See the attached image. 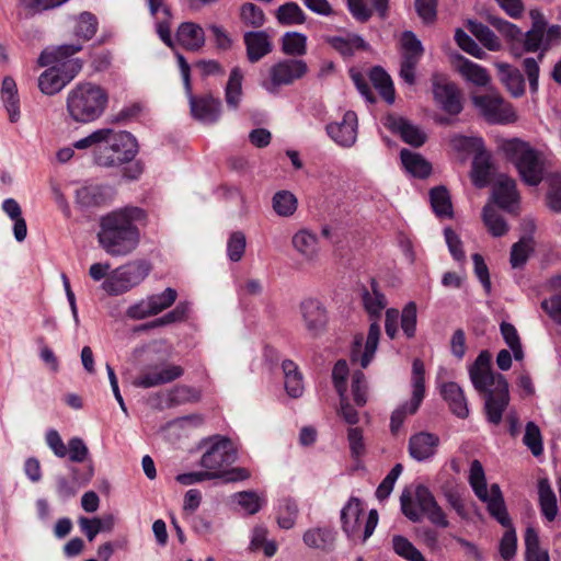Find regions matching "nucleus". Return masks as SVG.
I'll return each instance as SVG.
<instances>
[{"label":"nucleus","instance_id":"nucleus-37","mask_svg":"<svg viewBox=\"0 0 561 561\" xmlns=\"http://www.w3.org/2000/svg\"><path fill=\"white\" fill-rule=\"evenodd\" d=\"M369 79L380 95L389 103L394 102V88L390 76L381 68L374 67L370 70Z\"/></svg>","mask_w":561,"mask_h":561},{"label":"nucleus","instance_id":"nucleus-45","mask_svg":"<svg viewBox=\"0 0 561 561\" xmlns=\"http://www.w3.org/2000/svg\"><path fill=\"white\" fill-rule=\"evenodd\" d=\"M468 481L479 500H486L488 484L482 463L474 459L471 462Z\"/></svg>","mask_w":561,"mask_h":561},{"label":"nucleus","instance_id":"nucleus-55","mask_svg":"<svg viewBox=\"0 0 561 561\" xmlns=\"http://www.w3.org/2000/svg\"><path fill=\"white\" fill-rule=\"evenodd\" d=\"M470 32L489 49V50H499L501 48V43L497 36L485 25L482 23L470 22L469 23Z\"/></svg>","mask_w":561,"mask_h":561},{"label":"nucleus","instance_id":"nucleus-42","mask_svg":"<svg viewBox=\"0 0 561 561\" xmlns=\"http://www.w3.org/2000/svg\"><path fill=\"white\" fill-rule=\"evenodd\" d=\"M539 504L543 516L548 520H553L558 513L557 499L547 480H541L538 486Z\"/></svg>","mask_w":561,"mask_h":561},{"label":"nucleus","instance_id":"nucleus-23","mask_svg":"<svg viewBox=\"0 0 561 561\" xmlns=\"http://www.w3.org/2000/svg\"><path fill=\"white\" fill-rule=\"evenodd\" d=\"M433 93L436 102L447 113L456 115L461 112L460 94L455 84L434 81Z\"/></svg>","mask_w":561,"mask_h":561},{"label":"nucleus","instance_id":"nucleus-11","mask_svg":"<svg viewBox=\"0 0 561 561\" xmlns=\"http://www.w3.org/2000/svg\"><path fill=\"white\" fill-rule=\"evenodd\" d=\"M401 65L400 77L408 84L415 83V69L423 55V46L420 39L410 32L405 31L401 36Z\"/></svg>","mask_w":561,"mask_h":561},{"label":"nucleus","instance_id":"nucleus-57","mask_svg":"<svg viewBox=\"0 0 561 561\" xmlns=\"http://www.w3.org/2000/svg\"><path fill=\"white\" fill-rule=\"evenodd\" d=\"M481 501L486 504V510L489 514L494 519H496L503 527H510L512 525L504 499H489L488 491L486 500Z\"/></svg>","mask_w":561,"mask_h":561},{"label":"nucleus","instance_id":"nucleus-10","mask_svg":"<svg viewBox=\"0 0 561 561\" xmlns=\"http://www.w3.org/2000/svg\"><path fill=\"white\" fill-rule=\"evenodd\" d=\"M473 104L481 114L493 123H512L517 116L513 106L505 102L497 92H490L484 95H474Z\"/></svg>","mask_w":561,"mask_h":561},{"label":"nucleus","instance_id":"nucleus-51","mask_svg":"<svg viewBox=\"0 0 561 561\" xmlns=\"http://www.w3.org/2000/svg\"><path fill=\"white\" fill-rule=\"evenodd\" d=\"M392 547L397 554L408 561H426L422 552L403 536H393Z\"/></svg>","mask_w":561,"mask_h":561},{"label":"nucleus","instance_id":"nucleus-9","mask_svg":"<svg viewBox=\"0 0 561 561\" xmlns=\"http://www.w3.org/2000/svg\"><path fill=\"white\" fill-rule=\"evenodd\" d=\"M237 460V450L232 442L226 437L217 436L203 454L199 465L211 479L224 477L225 467Z\"/></svg>","mask_w":561,"mask_h":561},{"label":"nucleus","instance_id":"nucleus-30","mask_svg":"<svg viewBox=\"0 0 561 561\" xmlns=\"http://www.w3.org/2000/svg\"><path fill=\"white\" fill-rule=\"evenodd\" d=\"M111 197V190L101 185H87L77 191V202L83 207L104 205Z\"/></svg>","mask_w":561,"mask_h":561},{"label":"nucleus","instance_id":"nucleus-47","mask_svg":"<svg viewBox=\"0 0 561 561\" xmlns=\"http://www.w3.org/2000/svg\"><path fill=\"white\" fill-rule=\"evenodd\" d=\"M98 31V19L90 12H82L76 19L73 33L78 38L90 41Z\"/></svg>","mask_w":561,"mask_h":561},{"label":"nucleus","instance_id":"nucleus-13","mask_svg":"<svg viewBox=\"0 0 561 561\" xmlns=\"http://www.w3.org/2000/svg\"><path fill=\"white\" fill-rule=\"evenodd\" d=\"M300 314L306 330L312 336L324 331L328 323V313L323 304L316 298H307L300 304Z\"/></svg>","mask_w":561,"mask_h":561},{"label":"nucleus","instance_id":"nucleus-39","mask_svg":"<svg viewBox=\"0 0 561 561\" xmlns=\"http://www.w3.org/2000/svg\"><path fill=\"white\" fill-rule=\"evenodd\" d=\"M430 201L434 213L438 217H451L453 204L445 186H437L430 191Z\"/></svg>","mask_w":561,"mask_h":561},{"label":"nucleus","instance_id":"nucleus-50","mask_svg":"<svg viewBox=\"0 0 561 561\" xmlns=\"http://www.w3.org/2000/svg\"><path fill=\"white\" fill-rule=\"evenodd\" d=\"M526 561H549L546 550L539 546V537L537 531L528 527L525 533Z\"/></svg>","mask_w":561,"mask_h":561},{"label":"nucleus","instance_id":"nucleus-21","mask_svg":"<svg viewBox=\"0 0 561 561\" xmlns=\"http://www.w3.org/2000/svg\"><path fill=\"white\" fill-rule=\"evenodd\" d=\"M493 197L501 208L514 211V206L519 199L515 180L500 174L493 186Z\"/></svg>","mask_w":561,"mask_h":561},{"label":"nucleus","instance_id":"nucleus-3","mask_svg":"<svg viewBox=\"0 0 561 561\" xmlns=\"http://www.w3.org/2000/svg\"><path fill=\"white\" fill-rule=\"evenodd\" d=\"M107 100L108 95L101 85L79 82L67 94V112L78 123H91L103 114Z\"/></svg>","mask_w":561,"mask_h":561},{"label":"nucleus","instance_id":"nucleus-2","mask_svg":"<svg viewBox=\"0 0 561 561\" xmlns=\"http://www.w3.org/2000/svg\"><path fill=\"white\" fill-rule=\"evenodd\" d=\"M470 380L474 389L485 393L484 410L488 421L494 425L502 421L503 412L510 403L508 383L505 377L494 373L490 366V355L479 354L469 368Z\"/></svg>","mask_w":561,"mask_h":561},{"label":"nucleus","instance_id":"nucleus-22","mask_svg":"<svg viewBox=\"0 0 561 561\" xmlns=\"http://www.w3.org/2000/svg\"><path fill=\"white\" fill-rule=\"evenodd\" d=\"M204 28L194 22H183L175 33L176 43L186 50L198 51L205 45Z\"/></svg>","mask_w":561,"mask_h":561},{"label":"nucleus","instance_id":"nucleus-54","mask_svg":"<svg viewBox=\"0 0 561 561\" xmlns=\"http://www.w3.org/2000/svg\"><path fill=\"white\" fill-rule=\"evenodd\" d=\"M483 221L493 237H502L508 231L505 220L490 205L483 208Z\"/></svg>","mask_w":561,"mask_h":561},{"label":"nucleus","instance_id":"nucleus-31","mask_svg":"<svg viewBox=\"0 0 561 561\" xmlns=\"http://www.w3.org/2000/svg\"><path fill=\"white\" fill-rule=\"evenodd\" d=\"M294 249L306 260L313 261L318 255V239L316 234L302 229L291 239Z\"/></svg>","mask_w":561,"mask_h":561},{"label":"nucleus","instance_id":"nucleus-59","mask_svg":"<svg viewBox=\"0 0 561 561\" xmlns=\"http://www.w3.org/2000/svg\"><path fill=\"white\" fill-rule=\"evenodd\" d=\"M190 313V302L180 301L174 309L167 312L161 318L156 319L151 327L167 325L175 322H183L187 319Z\"/></svg>","mask_w":561,"mask_h":561},{"label":"nucleus","instance_id":"nucleus-26","mask_svg":"<svg viewBox=\"0 0 561 561\" xmlns=\"http://www.w3.org/2000/svg\"><path fill=\"white\" fill-rule=\"evenodd\" d=\"M0 98L8 113L9 121L16 123L21 118L20 98L14 79L7 76L2 80Z\"/></svg>","mask_w":561,"mask_h":561},{"label":"nucleus","instance_id":"nucleus-4","mask_svg":"<svg viewBox=\"0 0 561 561\" xmlns=\"http://www.w3.org/2000/svg\"><path fill=\"white\" fill-rule=\"evenodd\" d=\"M502 149L516 167L522 180L526 184L536 186L541 182L545 163L539 151L535 150L528 142L519 139L504 141Z\"/></svg>","mask_w":561,"mask_h":561},{"label":"nucleus","instance_id":"nucleus-36","mask_svg":"<svg viewBox=\"0 0 561 561\" xmlns=\"http://www.w3.org/2000/svg\"><path fill=\"white\" fill-rule=\"evenodd\" d=\"M302 539L309 548L328 550L333 546L335 536L329 528H311L304 534Z\"/></svg>","mask_w":561,"mask_h":561},{"label":"nucleus","instance_id":"nucleus-49","mask_svg":"<svg viewBox=\"0 0 561 561\" xmlns=\"http://www.w3.org/2000/svg\"><path fill=\"white\" fill-rule=\"evenodd\" d=\"M365 309L371 317H379L387 305L386 297L377 288L375 280L371 282V290H365L363 294Z\"/></svg>","mask_w":561,"mask_h":561},{"label":"nucleus","instance_id":"nucleus-61","mask_svg":"<svg viewBox=\"0 0 561 561\" xmlns=\"http://www.w3.org/2000/svg\"><path fill=\"white\" fill-rule=\"evenodd\" d=\"M505 528L506 530L500 541L499 551L504 561H512L517 550V536L512 525Z\"/></svg>","mask_w":561,"mask_h":561},{"label":"nucleus","instance_id":"nucleus-1","mask_svg":"<svg viewBox=\"0 0 561 561\" xmlns=\"http://www.w3.org/2000/svg\"><path fill=\"white\" fill-rule=\"evenodd\" d=\"M146 220L144 209L125 206L100 218L96 233L100 247L111 256L129 255L140 242L138 224Z\"/></svg>","mask_w":561,"mask_h":561},{"label":"nucleus","instance_id":"nucleus-43","mask_svg":"<svg viewBox=\"0 0 561 561\" xmlns=\"http://www.w3.org/2000/svg\"><path fill=\"white\" fill-rule=\"evenodd\" d=\"M274 211L280 217H290L298 207L297 197L289 191H278L272 199Z\"/></svg>","mask_w":561,"mask_h":561},{"label":"nucleus","instance_id":"nucleus-27","mask_svg":"<svg viewBox=\"0 0 561 561\" xmlns=\"http://www.w3.org/2000/svg\"><path fill=\"white\" fill-rule=\"evenodd\" d=\"M362 505L358 499L351 497L347 504L342 508V527L347 537L355 538L362 527Z\"/></svg>","mask_w":561,"mask_h":561},{"label":"nucleus","instance_id":"nucleus-63","mask_svg":"<svg viewBox=\"0 0 561 561\" xmlns=\"http://www.w3.org/2000/svg\"><path fill=\"white\" fill-rule=\"evenodd\" d=\"M247 240L241 231H234L230 234L227 242V254L232 262H238L242 259L245 251Z\"/></svg>","mask_w":561,"mask_h":561},{"label":"nucleus","instance_id":"nucleus-18","mask_svg":"<svg viewBox=\"0 0 561 561\" xmlns=\"http://www.w3.org/2000/svg\"><path fill=\"white\" fill-rule=\"evenodd\" d=\"M385 126L400 135L402 140L411 146L420 147L426 140V134L419 126L401 116L388 115L385 119Z\"/></svg>","mask_w":561,"mask_h":561},{"label":"nucleus","instance_id":"nucleus-34","mask_svg":"<svg viewBox=\"0 0 561 561\" xmlns=\"http://www.w3.org/2000/svg\"><path fill=\"white\" fill-rule=\"evenodd\" d=\"M329 43L336 51L342 56H352L358 49H366V42L356 34H347L346 36H330L327 38Z\"/></svg>","mask_w":561,"mask_h":561},{"label":"nucleus","instance_id":"nucleus-35","mask_svg":"<svg viewBox=\"0 0 561 561\" xmlns=\"http://www.w3.org/2000/svg\"><path fill=\"white\" fill-rule=\"evenodd\" d=\"M400 157L404 169L412 175L417 178H426L430 175L432 167L420 153L409 149H402Z\"/></svg>","mask_w":561,"mask_h":561},{"label":"nucleus","instance_id":"nucleus-53","mask_svg":"<svg viewBox=\"0 0 561 561\" xmlns=\"http://www.w3.org/2000/svg\"><path fill=\"white\" fill-rule=\"evenodd\" d=\"M232 500L250 515L257 513L265 503L264 497L254 491L234 493Z\"/></svg>","mask_w":561,"mask_h":561},{"label":"nucleus","instance_id":"nucleus-60","mask_svg":"<svg viewBox=\"0 0 561 561\" xmlns=\"http://www.w3.org/2000/svg\"><path fill=\"white\" fill-rule=\"evenodd\" d=\"M542 58H543V51H541L538 55V59L528 57L523 60L522 66L527 76V80L529 82V90H530L531 94L537 93L538 89H539V72H540L539 62L542 60Z\"/></svg>","mask_w":561,"mask_h":561},{"label":"nucleus","instance_id":"nucleus-6","mask_svg":"<svg viewBox=\"0 0 561 561\" xmlns=\"http://www.w3.org/2000/svg\"><path fill=\"white\" fill-rule=\"evenodd\" d=\"M150 265L145 261L128 262L110 273L102 283L108 295L117 296L139 285L149 274Z\"/></svg>","mask_w":561,"mask_h":561},{"label":"nucleus","instance_id":"nucleus-15","mask_svg":"<svg viewBox=\"0 0 561 561\" xmlns=\"http://www.w3.org/2000/svg\"><path fill=\"white\" fill-rule=\"evenodd\" d=\"M414 496L420 511L428 518L432 524L442 528L449 526V522L445 512L438 505L428 488L425 485H417Z\"/></svg>","mask_w":561,"mask_h":561},{"label":"nucleus","instance_id":"nucleus-25","mask_svg":"<svg viewBox=\"0 0 561 561\" xmlns=\"http://www.w3.org/2000/svg\"><path fill=\"white\" fill-rule=\"evenodd\" d=\"M244 44L248 59L251 62H257L273 49L270 35L265 31L247 32L244 34Z\"/></svg>","mask_w":561,"mask_h":561},{"label":"nucleus","instance_id":"nucleus-48","mask_svg":"<svg viewBox=\"0 0 561 561\" xmlns=\"http://www.w3.org/2000/svg\"><path fill=\"white\" fill-rule=\"evenodd\" d=\"M276 19L282 25L302 24L306 14L296 2H287L277 9Z\"/></svg>","mask_w":561,"mask_h":561},{"label":"nucleus","instance_id":"nucleus-28","mask_svg":"<svg viewBox=\"0 0 561 561\" xmlns=\"http://www.w3.org/2000/svg\"><path fill=\"white\" fill-rule=\"evenodd\" d=\"M347 7L354 19L366 22L373 15L374 9L381 18H385L388 0H347Z\"/></svg>","mask_w":561,"mask_h":561},{"label":"nucleus","instance_id":"nucleus-14","mask_svg":"<svg viewBox=\"0 0 561 561\" xmlns=\"http://www.w3.org/2000/svg\"><path fill=\"white\" fill-rule=\"evenodd\" d=\"M183 375V369L178 365L160 366L154 365L146 368L139 377L134 380V386L139 388H152L171 382Z\"/></svg>","mask_w":561,"mask_h":561},{"label":"nucleus","instance_id":"nucleus-19","mask_svg":"<svg viewBox=\"0 0 561 561\" xmlns=\"http://www.w3.org/2000/svg\"><path fill=\"white\" fill-rule=\"evenodd\" d=\"M187 95L191 113L194 118L205 124H214L219 119L221 114V102L218 99H215L211 95L195 98L192 94V90Z\"/></svg>","mask_w":561,"mask_h":561},{"label":"nucleus","instance_id":"nucleus-29","mask_svg":"<svg viewBox=\"0 0 561 561\" xmlns=\"http://www.w3.org/2000/svg\"><path fill=\"white\" fill-rule=\"evenodd\" d=\"M500 81L505 85L507 91L514 98H519L525 93V79L522 72L505 62H499L495 65Z\"/></svg>","mask_w":561,"mask_h":561},{"label":"nucleus","instance_id":"nucleus-24","mask_svg":"<svg viewBox=\"0 0 561 561\" xmlns=\"http://www.w3.org/2000/svg\"><path fill=\"white\" fill-rule=\"evenodd\" d=\"M439 391L444 400L447 402L453 414L460 419L468 417V402L465 397L463 390L459 385H457L454 381L443 382L439 386Z\"/></svg>","mask_w":561,"mask_h":561},{"label":"nucleus","instance_id":"nucleus-17","mask_svg":"<svg viewBox=\"0 0 561 561\" xmlns=\"http://www.w3.org/2000/svg\"><path fill=\"white\" fill-rule=\"evenodd\" d=\"M327 133L333 141L342 147H352L357 138V115L347 111L341 123H332L327 126Z\"/></svg>","mask_w":561,"mask_h":561},{"label":"nucleus","instance_id":"nucleus-44","mask_svg":"<svg viewBox=\"0 0 561 561\" xmlns=\"http://www.w3.org/2000/svg\"><path fill=\"white\" fill-rule=\"evenodd\" d=\"M282 50L285 55L300 57L307 51V37L298 32H287L282 37Z\"/></svg>","mask_w":561,"mask_h":561},{"label":"nucleus","instance_id":"nucleus-46","mask_svg":"<svg viewBox=\"0 0 561 561\" xmlns=\"http://www.w3.org/2000/svg\"><path fill=\"white\" fill-rule=\"evenodd\" d=\"M553 295L541 302L545 311L559 324H561V275L551 282Z\"/></svg>","mask_w":561,"mask_h":561},{"label":"nucleus","instance_id":"nucleus-40","mask_svg":"<svg viewBox=\"0 0 561 561\" xmlns=\"http://www.w3.org/2000/svg\"><path fill=\"white\" fill-rule=\"evenodd\" d=\"M425 385H424V365L421 359H414L412 366V396L413 404L412 412H416L424 399Z\"/></svg>","mask_w":561,"mask_h":561},{"label":"nucleus","instance_id":"nucleus-52","mask_svg":"<svg viewBox=\"0 0 561 561\" xmlns=\"http://www.w3.org/2000/svg\"><path fill=\"white\" fill-rule=\"evenodd\" d=\"M522 36L524 37L523 45L525 51L534 53L541 48V46L545 48V23L536 21L531 30Z\"/></svg>","mask_w":561,"mask_h":561},{"label":"nucleus","instance_id":"nucleus-5","mask_svg":"<svg viewBox=\"0 0 561 561\" xmlns=\"http://www.w3.org/2000/svg\"><path fill=\"white\" fill-rule=\"evenodd\" d=\"M104 130L107 134L95 153V163L111 168L131 161L138 151L135 137L128 131H114L110 128Z\"/></svg>","mask_w":561,"mask_h":561},{"label":"nucleus","instance_id":"nucleus-38","mask_svg":"<svg viewBox=\"0 0 561 561\" xmlns=\"http://www.w3.org/2000/svg\"><path fill=\"white\" fill-rule=\"evenodd\" d=\"M458 70L468 81L477 85L484 87L490 81V77L483 67L461 56H459Z\"/></svg>","mask_w":561,"mask_h":561},{"label":"nucleus","instance_id":"nucleus-64","mask_svg":"<svg viewBox=\"0 0 561 561\" xmlns=\"http://www.w3.org/2000/svg\"><path fill=\"white\" fill-rule=\"evenodd\" d=\"M523 443L530 449L534 456H539L542 454V439L540 430L534 422L527 423Z\"/></svg>","mask_w":561,"mask_h":561},{"label":"nucleus","instance_id":"nucleus-32","mask_svg":"<svg viewBox=\"0 0 561 561\" xmlns=\"http://www.w3.org/2000/svg\"><path fill=\"white\" fill-rule=\"evenodd\" d=\"M243 71L240 67L231 69L225 88L226 104L231 110H237L242 99Z\"/></svg>","mask_w":561,"mask_h":561},{"label":"nucleus","instance_id":"nucleus-41","mask_svg":"<svg viewBox=\"0 0 561 561\" xmlns=\"http://www.w3.org/2000/svg\"><path fill=\"white\" fill-rule=\"evenodd\" d=\"M490 157L484 152H478L472 162L471 178L477 187H483L489 183L491 175Z\"/></svg>","mask_w":561,"mask_h":561},{"label":"nucleus","instance_id":"nucleus-8","mask_svg":"<svg viewBox=\"0 0 561 561\" xmlns=\"http://www.w3.org/2000/svg\"><path fill=\"white\" fill-rule=\"evenodd\" d=\"M307 72L308 66L302 59H282L270 67L261 85L268 93L277 94L282 87L293 84L304 78Z\"/></svg>","mask_w":561,"mask_h":561},{"label":"nucleus","instance_id":"nucleus-62","mask_svg":"<svg viewBox=\"0 0 561 561\" xmlns=\"http://www.w3.org/2000/svg\"><path fill=\"white\" fill-rule=\"evenodd\" d=\"M533 251V239L522 238L517 243L512 247L511 264L514 268L523 266L529 253Z\"/></svg>","mask_w":561,"mask_h":561},{"label":"nucleus","instance_id":"nucleus-56","mask_svg":"<svg viewBox=\"0 0 561 561\" xmlns=\"http://www.w3.org/2000/svg\"><path fill=\"white\" fill-rule=\"evenodd\" d=\"M240 19L243 24L259 28L265 23L263 10L254 3L247 2L240 9Z\"/></svg>","mask_w":561,"mask_h":561},{"label":"nucleus","instance_id":"nucleus-33","mask_svg":"<svg viewBox=\"0 0 561 561\" xmlns=\"http://www.w3.org/2000/svg\"><path fill=\"white\" fill-rule=\"evenodd\" d=\"M285 378V389L291 398H299L304 393L302 376L298 366L290 359L282 364Z\"/></svg>","mask_w":561,"mask_h":561},{"label":"nucleus","instance_id":"nucleus-16","mask_svg":"<svg viewBox=\"0 0 561 561\" xmlns=\"http://www.w3.org/2000/svg\"><path fill=\"white\" fill-rule=\"evenodd\" d=\"M380 325L377 320H374L368 330L367 339L363 345V336H357L354 341L352 351V360H359L360 366L366 368L371 362L379 343Z\"/></svg>","mask_w":561,"mask_h":561},{"label":"nucleus","instance_id":"nucleus-20","mask_svg":"<svg viewBox=\"0 0 561 561\" xmlns=\"http://www.w3.org/2000/svg\"><path fill=\"white\" fill-rule=\"evenodd\" d=\"M439 437L430 432H419L409 439L408 451L416 461L431 459L439 446Z\"/></svg>","mask_w":561,"mask_h":561},{"label":"nucleus","instance_id":"nucleus-12","mask_svg":"<svg viewBox=\"0 0 561 561\" xmlns=\"http://www.w3.org/2000/svg\"><path fill=\"white\" fill-rule=\"evenodd\" d=\"M176 298V290L169 287L160 294L151 295L138 304L130 306L127 310V316L137 320L156 316L171 307Z\"/></svg>","mask_w":561,"mask_h":561},{"label":"nucleus","instance_id":"nucleus-58","mask_svg":"<svg viewBox=\"0 0 561 561\" xmlns=\"http://www.w3.org/2000/svg\"><path fill=\"white\" fill-rule=\"evenodd\" d=\"M449 145L456 152L467 156L473 151H477L482 146L481 138L467 137L462 135H454L449 139Z\"/></svg>","mask_w":561,"mask_h":561},{"label":"nucleus","instance_id":"nucleus-7","mask_svg":"<svg viewBox=\"0 0 561 561\" xmlns=\"http://www.w3.org/2000/svg\"><path fill=\"white\" fill-rule=\"evenodd\" d=\"M83 61L80 58L71 60H57L44 70L37 78V87L46 95H55L72 81L82 70Z\"/></svg>","mask_w":561,"mask_h":561}]
</instances>
